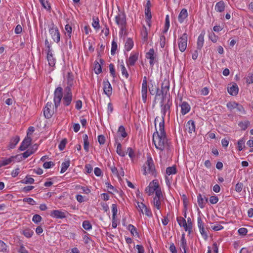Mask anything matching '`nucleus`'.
I'll return each mask as SVG.
<instances>
[{"label": "nucleus", "mask_w": 253, "mask_h": 253, "mask_svg": "<svg viewBox=\"0 0 253 253\" xmlns=\"http://www.w3.org/2000/svg\"><path fill=\"white\" fill-rule=\"evenodd\" d=\"M156 129L153 135V142L157 149L162 152L167 150L168 152L170 149V143L168 142L165 130V126L163 122H159L158 128Z\"/></svg>", "instance_id": "obj_1"}, {"label": "nucleus", "mask_w": 253, "mask_h": 253, "mask_svg": "<svg viewBox=\"0 0 253 253\" xmlns=\"http://www.w3.org/2000/svg\"><path fill=\"white\" fill-rule=\"evenodd\" d=\"M72 93L70 86H67L65 88L64 95H63V89L59 86L57 87L54 92V103L56 108L60 104L63 98V104L65 106H69L72 101Z\"/></svg>", "instance_id": "obj_2"}, {"label": "nucleus", "mask_w": 253, "mask_h": 253, "mask_svg": "<svg viewBox=\"0 0 253 253\" xmlns=\"http://www.w3.org/2000/svg\"><path fill=\"white\" fill-rule=\"evenodd\" d=\"M155 168L153 161L151 157H148L147 161L143 166V174H154L155 173Z\"/></svg>", "instance_id": "obj_3"}, {"label": "nucleus", "mask_w": 253, "mask_h": 253, "mask_svg": "<svg viewBox=\"0 0 253 253\" xmlns=\"http://www.w3.org/2000/svg\"><path fill=\"white\" fill-rule=\"evenodd\" d=\"M164 202V196L161 190H157L156 195L153 198L152 205L154 208L158 210H160L162 208V205Z\"/></svg>", "instance_id": "obj_4"}, {"label": "nucleus", "mask_w": 253, "mask_h": 253, "mask_svg": "<svg viewBox=\"0 0 253 253\" xmlns=\"http://www.w3.org/2000/svg\"><path fill=\"white\" fill-rule=\"evenodd\" d=\"M171 102L169 100L167 103H164V98H163L161 102V112L162 113V119L160 122L163 123V126L164 125L165 123V117L167 113L169 114H170V107L171 105Z\"/></svg>", "instance_id": "obj_5"}, {"label": "nucleus", "mask_w": 253, "mask_h": 253, "mask_svg": "<svg viewBox=\"0 0 253 253\" xmlns=\"http://www.w3.org/2000/svg\"><path fill=\"white\" fill-rule=\"evenodd\" d=\"M48 31L53 40L58 43L60 40V35L59 30L53 22L48 25Z\"/></svg>", "instance_id": "obj_6"}, {"label": "nucleus", "mask_w": 253, "mask_h": 253, "mask_svg": "<svg viewBox=\"0 0 253 253\" xmlns=\"http://www.w3.org/2000/svg\"><path fill=\"white\" fill-rule=\"evenodd\" d=\"M157 190H161V189L158 182L156 180H154L151 182L149 186L145 189V191L149 196L153 195L154 192L156 194Z\"/></svg>", "instance_id": "obj_7"}, {"label": "nucleus", "mask_w": 253, "mask_h": 253, "mask_svg": "<svg viewBox=\"0 0 253 253\" xmlns=\"http://www.w3.org/2000/svg\"><path fill=\"white\" fill-rule=\"evenodd\" d=\"M47 56L46 58L49 66L54 67L56 63V58L54 57L53 51L50 45H47Z\"/></svg>", "instance_id": "obj_8"}, {"label": "nucleus", "mask_w": 253, "mask_h": 253, "mask_svg": "<svg viewBox=\"0 0 253 253\" xmlns=\"http://www.w3.org/2000/svg\"><path fill=\"white\" fill-rule=\"evenodd\" d=\"M178 44L179 50L183 52L187 47V35L186 33L183 34L178 39Z\"/></svg>", "instance_id": "obj_9"}, {"label": "nucleus", "mask_w": 253, "mask_h": 253, "mask_svg": "<svg viewBox=\"0 0 253 253\" xmlns=\"http://www.w3.org/2000/svg\"><path fill=\"white\" fill-rule=\"evenodd\" d=\"M136 207L138 211L143 214H145L148 217H151L152 216V213L151 210L147 208V206L143 203L137 202Z\"/></svg>", "instance_id": "obj_10"}, {"label": "nucleus", "mask_w": 253, "mask_h": 253, "mask_svg": "<svg viewBox=\"0 0 253 253\" xmlns=\"http://www.w3.org/2000/svg\"><path fill=\"white\" fill-rule=\"evenodd\" d=\"M198 227L199 228L200 234L205 240H207L208 238V235L205 229L204 224L203 223L201 217L197 218Z\"/></svg>", "instance_id": "obj_11"}, {"label": "nucleus", "mask_w": 253, "mask_h": 253, "mask_svg": "<svg viewBox=\"0 0 253 253\" xmlns=\"http://www.w3.org/2000/svg\"><path fill=\"white\" fill-rule=\"evenodd\" d=\"M54 113L53 106L51 102H47L43 110V114L45 118H50Z\"/></svg>", "instance_id": "obj_12"}, {"label": "nucleus", "mask_w": 253, "mask_h": 253, "mask_svg": "<svg viewBox=\"0 0 253 253\" xmlns=\"http://www.w3.org/2000/svg\"><path fill=\"white\" fill-rule=\"evenodd\" d=\"M50 214L53 218L63 219L67 217L68 212L66 211L53 210Z\"/></svg>", "instance_id": "obj_13"}, {"label": "nucleus", "mask_w": 253, "mask_h": 253, "mask_svg": "<svg viewBox=\"0 0 253 253\" xmlns=\"http://www.w3.org/2000/svg\"><path fill=\"white\" fill-rule=\"evenodd\" d=\"M141 94L142 100L144 103H146L147 97V81L146 76L143 77L142 84Z\"/></svg>", "instance_id": "obj_14"}, {"label": "nucleus", "mask_w": 253, "mask_h": 253, "mask_svg": "<svg viewBox=\"0 0 253 253\" xmlns=\"http://www.w3.org/2000/svg\"><path fill=\"white\" fill-rule=\"evenodd\" d=\"M139 53L138 52L132 51L131 52L129 57L126 61L128 66H133L138 59Z\"/></svg>", "instance_id": "obj_15"}, {"label": "nucleus", "mask_w": 253, "mask_h": 253, "mask_svg": "<svg viewBox=\"0 0 253 253\" xmlns=\"http://www.w3.org/2000/svg\"><path fill=\"white\" fill-rule=\"evenodd\" d=\"M115 21L123 29L126 24V17L124 13L120 12L115 17Z\"/></svg>", "instance_id": "obj_16"}, {"label": "nucleus", "mask_w": 253, "mask_h": 253, "mask_svg": "<svg viewBox=\"0 0 253 253\" xmlns=\"http://www.w3.org/2000/svg\"><path fill=\"white\" fill-rule=\"evenodd\" d=\"M18 157V155L12 156L9 158H2L0 160V164L1 167H4L8 165L14 164L15 162V159Z\"/></svg>", "instance_id": "obj_17"}, {"label": "nucleus", "mask_w": 253, "mask_h": 253, "mask_svg": "<svg viewBox=\"0 0 253 253\" xmlns=\"http://www.w3.org/2000/svg\"><path fill=\"white\" fill-rule=\"evenodd\" d=\"M156 56V55L153 48L149 49L146 54V58L149 59V64L151 67H153L154 65Z\"/></svg>", "instance_id": "obj_18"}, {"label": "nucleus", "mask_w": 253, "mask_h": 253, "mask_svg": "<svg viewBox=\"0 0 253 253\" xmlns=\"http://www.w3.org/2000/svg\"><path fill=\"white\" fill-rule=\"evenodd\" d=\"M31 141L32 138L31 136H26L22 142L19 148V150L21 151L25 150L30 145Z\"/></svg>", "instance_id": "obj_19"}, {"label": "nucleus", "mask_w": 253, "mask_h": 253, "mask_svg": "<svg viewBox=\"0 0 253 253\" xmlns=\"http://www.w3.org/2000/svg\"><path fill=\"white\" fill-rule=\"evenodd\" d=\"M103 91L104 93L108 96L112 94V88L111 85L108 81H103Z\"/></svg>", "instance_id": "obj_20"}, {"label": "nucleus", "mask_w": 253, "mask_h": 253, "mask_svg": "<svg viewBox=\"0 0 253 253\" xmlns=\"http://www.w3.org/2000/svg\"><path fill=\"white\" fill-rule=\"evenodd\" d=\"M208 201V199L205 196L203 197L201 194H199L197 196V202L199 206L201 209H203L205 207Z\"/></svg>", "instance_id": "obj_21"}, {"label": "nucleus", "mask_w": 253, "mask_h": 253, "mask_svg": "<svg viewBox=\"0 0 253 253\" xmlns=\"http://www.w3.org/2000/svg\"><path fill=\"white\" fill-rule=\"evenodd\" d=\"M180 106L181 107V113L182 115H185L190 111L191 107L187 102H182Z\"/></svg>", "instance_id": "obj_22"}, {"label": "nucleus", "mask_w": 253, "mask_h": 253, "mask_svg": "<svg viewBox=\"0 0 253 253\" xmlns=\"http://www.w3.org/2000/svg\"><path fill=\"white\" fill-rule=\"evenodd\" d=\"M188 17V12L187 10L185 8H183L181 11L180 12L178 16V20L179 23H182L184 20Z\"/></svg>", "instance_id": "obj_23"}, {"label": "nucleus", "mask_w": 253, "mask_h": 253, "mask_svg": "<svg viewBox=\"0 0 253 253\" xmlns=\"http://www.w3.org/2000/svg\"><path fill=\"white\" fill-rule=\"evenodd\" d=\"M185 129L189 133H192L195 131V125L194 122L190 120L186 124L185 126Z\"/></svg>", "instance_id": "obj_24"}, {"label": "nucleus", "mask_w": 253, "mask_h": 253, "mask_svg": "<svg viewBox=\"0 0 253 253\" xmlns=\"http://www.w3.org/2000/svg\"><path fill=\"white\" fill-rule=\"evenodd\" d=\"M238 86L235 83L233 84L231 86L228 87V92L231 95H236L238 94Z\"/></svg>", "instance_id": "obj_25"}, {"label": "nucleus", "mask_w": 253, "mask_h": 253, "mask_svg": "<svg viewBox=\"0 0 253 253\" xmlns=\"http://www.w3.org/2000/svg\"><path fill=\"white\" fill-rule=\"evenodd\" d=\"M38 149V145H35L32 148H30L27 150L25 152L22 154L23 157L26 159L29 157L31 155L33 154Z\"/></svg>", "instance_id": "obj_26"}, {"label": "nucleus", "mask_w": 253, "mask_h": 253, "mask_svg": "<svg viewBox=\"0 0 253 253\" xmlns=\"http://www.w3.org/2000/svg\"><path fill=\"white\" fill-rule=\"evenodd\" d=\"M20 140V138L19 136H16L13 138H12L10 142L9 143V144L8 146V149H12L15 148L17 144L19 142Z\"/></svg>", "instance_id": "obj_27"}, {"label": "nucleus", "mask_w": 253, "mask_h": 253, "mask_svg": "<svg viewBox=\"0 0 253 253\" xmlns=\"http://www.w3.org/2000/svg\"><path fill=\"white\" fill-rule=\"evenodd\" d=\"M215 10L217 12H222L225 9V3L223 0L217 2L215 5Z\"/></svg>", "instance_id": "obj_28"}, {"label": "nucleus", "mask_w": 253, "mask_h": 253, "mask_svg": "<svg viewBox=\"0 0 253 253\" xmlns=\"http://www.w3.org/2000/svg\"><path fill=\"white\" fill-rule=\"evenodd\" d=\"M169 83L167 81H164L161 86V92L162 93L163 98H164V93H167V91H169Z\"/></svg>", "instance_id": "obj_29"}, {"label": "nucleus", "mask_w": 253, "mask_h": 253, "mask_svg": "<svg viewBox=\"0 0 253 253\" xmlns=\"http://www.w3.org/2000/svg\"><path fill=\"white\" fill-rule=\"evenodd\" d=\"M180 246L183 250V253H186V248L187 247V242L185 238V234L184 233L182 234Z\"/></svg>", "instance_id": "obj_30"}, {"label": "nucleus", "mask_w": 253, "mask_h": 253, "mask_svg": "<svg viewBox=\"0 0 253 253\" xmlns=\"http://www.w3.org/2000/svg\"><path fill=\"white\" fill-rule=\"evenodd\" d=\"M120 68L122 76L125 77L126 78H127L128 77V74L125 66V64L123 60H122L120 63Z\"/></svg>", "instance_id": "obj_31"}, {"label": "nucleus", "mask_w": 253, "mask_h": 253, "mask_svg": "<svg viewBox=\"0 0 253 253\" xmlns=\"http://www.w3.org/2000/svg\"><path fill=\"white\" fill-rule=\"evenodd\" d=\"M125 49L126 51L130 50L133 46V42L131 39H128L125 43Z\"/></svg>", "instance_id": "obj_32"}, {"label": "nucleus", "mask_w": 253, "mask_h": 253, "mask_svg": "<svg viewBox=\"0 0 253 253\" xmlns=\"http://www.w3.org/2000/svg\"><path fill=\"white\" fill-rule=\"evenodd\" d=\"M70 165V160L66 161L64 162H63L61 164V171L60 172L63 173L65 172L67 169L69 167Z\"/></svg>", "instance_id": "obj_33"}, {"label": "nucleus", "mask_w": 253, "mask_h": 253, "mask_svg": "<svg viewBox=\"0 0 253 253\" xmlns=\"http://www.w3.org/2000/svg\"><path fill=\"white\" fill-rule=\"evenodd\" d=\"M141 36L142 37V40L144 42H145L148 40V30L145 26H143V28L141 32Z\"/></svg>", "instance_id": "obj_34"}, {"label": "nucleus", "mask_w": 253, "mask_h": 253, "mask_svg": "<svg viewBox=\"0 0 253 253\" xmlns=\"http://www.w3.org/2000/svg\"><path fill=\"white\" fill-rule=\"evenodd\" d=\"M204 42V36L202 34H200L197 40V48L201 49L203 46Z\"/></svg>", "instance_id": "obj_35"}, {"label": "nucleus", "mask_w": 253, "mask_h": 253, "mask_svg": "<svg viewBox=\"0 0 253 253\" xmlns=\"http://www.w3.org/2000/svg\"><path fill=\"white\" fill-rule=\"evenodd\" d=\"M116 152L117 154L121 157H125L126 155V153L123 151L121 144L120 142L117 143Z\"/></svg>", "instance_id": "obj_36"}, {"label": "nucleus", "mask_w": 253, "mask_h": 253, "mask_svg": "<svg viewBox=\"0 0 253 253\" xmlns=\"http://www.w3.org/2000/svg\"><path fill=\"white\" fill-rule=\"evenodd\" d=\"M118 134L121 135L123 138H125L127 136V133L126 132L125 128L123 126H119Z\"/></svg>", "instance_id": "obj_37"}, {"label": "nucleus", "mask_w": 253, "mask_h": 253, "mask_svg": "<svg viewBox=\"0 0 253 253\" xmlns=\"http://www.w3.org/2000/svg\"><path fill=\"white\" fill-rule=\"evenodd\" d=\"M250 125V123L248 121H245L240 122L238 124V126L240 127L241 129L245 130Z\"/></svg>", "instance_id": "obj_38"}, {"label": "nucleus", "mask_w": 253, "mask_h": 253, "mask_svg": "<svg viewBox=\"0 0 253 253\" xmlns=\"http://www.w3.org/2000/svg\"><path fill=\"white\" fill-rule=\"evenodd\" d=\"M22 234L27 238H31L34 232L33 230L30 229H25L23 230Z\"/></svg>", "instance_id": "obj_39"}, {"label": "nucleus", "mask_w": 253, "mask_h": 253, "mask_svg": "<svg viewBox=\"0 0 253 253\" xmlns=\"http://www.w3.org/2000/svg\"><path fill=\"white\" fill-rule=\"evenodd\" d=\"M35 180L34 178L31 177L30 176H26L25 178L21 181V183L25 184H33Z\"/></svg>", "instance_id": "obj_40"}, {"label": "nucleus", "mask_w": 253, "mask_h": 253, "mask_svg": "<svg viewBox=\"0 0 253 253\" xmlns=\"http://www.w3.org/2000/svg\"><path fill=\"white\" fill-rule=\"evenodd\" d=\"M166 173L168 175L175 174L176 173V169L175 166L169 167L167 168Z\"/></svg>", "instance_id": "obj_41"}, {"label": "nucleus", "mask_w": 253, "mask_h": 253, "mask_svg": "<svg viewBox=\"0 0 253 253\" xmlns=\"http://www.w3.org/2000/svg\"><path fill=\"white\" fill-rule=\"evenodd\" d=\"M127 152L129 158L131 159V161H133L134 158L135 157V154L134 150L131 147H128L127 148Z\"/></svg>", "instance_id": "obj_42"}, {"label": "nucleus", "mask_w": 253, "mask_h": 253, "mask_svg": "<svg viewBox=\"0 0 253 253\" xmlns=\"http://www.w3.org/2000/svg\"><path fill=\"white\" fill-rule=\"evenodd\" d=\"M83 227L86 230H90L92 229V225L88 220L83 221L82 224Z\"/></svg>", "instance_id": "obj_43"}, {"label": "nucleus", "mask_w": 253, "mask_h": 253, "mask_svg": "<svg viewBox=\"0 0 253 253\" xmlns=\"http://www.w3.org/2000/svg\"><path fill=\"white\" fill-rule=\"evenodd\" d=\"M211 229L214 231H219L223 228V227L222 225H221L218 223L213 224V223H211Z\"/></svg>", "instance_id": "obj_44"}, {"label": "nucleus", "mask_w": 253, "mask_h": 253, "mask_svg": "<svg viewBox=\"0 0 253 253\" xmlns=\"http://www.w3.org/2000/svg\"><path fill=\"white\" fill-rule=\"evenodd\" d=\"M7 247L6 244L0 240V252L5 253L7 251Z\"/></svg>", "instance_id": "obj_45"}, {"label": "nucleus", "mask_w": 253, "mask_h": 253, "mask_svg": "<svg viewBox=\"0 0 253 253\" xmlns=\"http://www.w3.org/2000/svg\"><path fill=\"white\" fill-rule=\"evenodd\" d=\"M93 27L95 29H99V22L98 18H93V22L92 24Z\"/></svg>", "instance_id": "obj_46"}, {"label": "nucleus", "mask_w": 253, "mask_h": 253, "mask_svg": "<svg viewBox=\"0 0 253 253\" xmlns=\"http://www.w3.org/2000/svg\"><path fill=\"white\" fill-rule=\"evenodd\" d=\"M42 220V218L41 216L39 214H35L32 218V221L36 224L40 223Z\"/></svg>", "instance_id": "obj_47"}, {"label": "nucleus", "mask_w": 253, "mask_h": 253, "mask_svg": "<svg viewBox=\"0 0 253 253\" xmlns=\"http://www.w3.org/2000/svg\"><path fill=\"white\" fill-rule=\"evenodd\" d=\"M111 208L112 212V218H114L116 217L118 212L117 205L115 204H112Z\"/></svg>", "instance_id": "obj_48"}, {"label": "nucleus", "mask_w": 253, "mask_h": 253, "mask_svg": "<svg viewBox=\"0 0 253 253\" xmlns=\"http://www.w3.org/2000/svg\"><path fill=\"white\" fill-rule=\"evenodd\" d=\"M117 49V44L114 41H113L112 42L111 49V53L112 55H114L115 54Z\"/></svg>", "instance_id": "obj_49"}, {"label": "nucleus", "mask_w": 253, "mask_h": 253, "mask_svg": "<svg viewBox=\"0 0 253 253\" xmlns=\"http://www.w3.org/2000/svg\"><path fill=\"white\" fill-rule=\"evenodd\" d=\"M245 147V140L241 139L238 141V148L239 151H242Z\"/></svg>", "instance_id": "obj_50"}, {"label": "nucleus", "mask_w": 253, "mask_h": 253, "mask_svg": "<svg viewBox=\"0 0 253 253\" xmlns=\"http://www.w3.org/2000/svg\"><path fill=\"white\" fill-rule=\"evenodd\" d=\"M42 6L46 9H49L50 6L47 1V0H39Z\"/></svg>", "instance_id": "obj_51"}, {"label": "nucleus", "mask_w": 253, "mask_h": 253, "mask_svg": "<svg viewBox=\"0 0 253 253\" xmlns=\"http://www.w3.org/2000/svg\"><path fill=\"white\" fill-rule=\"evenodd\" d=\"M108 166L114 175L116 176V175H118V170L117 168L114 165H111L109 164Z\"/></svg>", "instance_id": "obj_52"}, {"label": "nucleus", "mask_w": 253, "mask_h": 253, "mask_svg": "<svg viewBox=\"0 0 253 253\" xmlns=\"http://www.w3.org/2000/svg\"><path fill=\"white\" fill-rule=\"evenodd\" d=\"M237 103L235 102H230L227 104V107L231 111L235 109Z\"/></svg>", "instance_id": "obj_53"}, {"label": "nucleus", "mask_w": 253, "mask_h": 253, "mask_svg": "<svg viewBox=\"0 0 253 253\" xmlns=\"http://www.w3.org/2000/svg\"><path fill=\"white\" fill-rule=\"evenodd\" d=\"M94 72L96 74H99L102 72L101 66L98 62L94 66Z\"/></svg>", "instance_id": "obj_54"}, {"label": "nucleus", "mask_w": 253, "mask_h": 253, "mask_svg": "<svg viewBox=\"0 0 253 253\" xmlns=\"http://www.w3.org/2000/svg\"><path fill=\"white\" fill-rule=\"evenodd\" d=\"M23 201V202L28 203L29 204L31 205H35L36 204V201L31 198H24Z\"/></svg>", "instance_id": "obj_55"}, {"label": "nucleus", "mask_w": 253, "mask_h": 253, "mask_svg": "<svg viewBox=\"0 0 253 253\" xmlns=\"http://www.w3.org/2000/svg\"><path fill=\"white\" fill-rule=\"evenodd\" d=\"M243 184L242 183L238 182L235 186V190L237 192L240 193L243 189Z\"/></svg>", "instance_id": "obj_56"}, {"label": "nucleus", "mask_w": 253, "mask_h": 253, "mask_svg": "<svg viewBox=\"0 0 253 253\" xmlns=\"http://www.w3.org/2000/svg\"><path fill=\"white\" fill-rule=\"evenodd\" d=\"M210 202L211 204H215L218 201V198L216 196H211L210 197Z\"/></svg>", "instance_id": "obj_57"}, {"label": "nucleus", "mask_w": 253, "mask_h": 253, "mask_svg": "<svg viewBox=\"0 0 253 253\" xmlns=\"http://www.w3.org/2000/svg\"><path fill=\"white\" fill-rule=\"evenodd\" d=\"M177 221L178 224L181 227L187 223L186 220L182 217H177Z\"/></svg>", "instance_id": "obj_58"}, {"label": "nucleus", "mask_w": 253, "mask_h": 253, "mask_svg": "<svg viewBox=\"0 0 253 253\" xmlns=\"http://www.w3.org/2000/svg\"><path fill=\"white\" fill-rule=\"evenodd\" d=\"M166 43V38L164 35H162L160 37V44L162 48H164Z\"/></svg>", "instance_id": "obj_59"}, {"label": "nucleus", "mask_w": 253, "mask_h": 253, "mask_svg": "<svg viewBox=\"0 0 253 253\" xmlns=\"http://www.w3.org/2000/svg\"><path fill=\"white\" fill-rule=\"evenodd\" d=\"M145 15L146 17V19H151L152 15L150 8H145Z\"/></svg>", "instance_id": "obj_60"}, {"label": "nucleus", "mask_w": 253, "mask_h": 253, "mask_svg": "<svg viewBox=\"0 0 253 253\" xmlns=\"http://www.w3.org/2000/svg\"><path fill=\"white\" fill-rule=\"evenodd\" d=\"M209 38L213 42H216L218 39V37L214 33H211L209 35Z\"/></svg>", "instance_id": "obj_61"}, {"label": "nucleus", "mask_w": 253, "mask_h": 253, "mask_svg": "<svg viewBox=\"0 0 253 253\" xmlns=\"http://www.w3.org/2000/svg\"><path fill=\"white\" fill-rule=\"evenodd\" d=\"M127 229L131 232L132 235H134V233H136V228L132 224H129L127 226Z\"/></svg>", "instance_id": "obj_62"}, {"label": "nucleus", "mask_w": 253, "mask_h": 253, "mask_svg": "<svg viewBox=\"0 0 253 253\" xmlns=\"http://www.w3.org/2000/svg\"><path fill=\"white\" fill-rule=\"evenodd\" d=\"M65 31L67 32L68 35L69 37H71L72 32V28L70 25L67 24L65 27Z\"/></svg>", "instance_id": "obj_63"}, {"label": "nucleus", "mask_w": 253, "mask_h": 253, "mask_svg": "<svg viewBox=\"0 0 253 253\" xmlns=\"http://www.w3.org/2000/svg\"><path fill=\"white\" fill-rule=\"evenodd\" d=\"M247 83L248 84H252L253 83V73L249 74L247 77Z\"/></svg>", "instance_id": "obj_64"}]
</instances>
